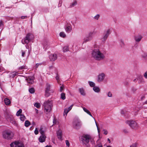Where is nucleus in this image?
<instances>
[{
  "label": "nucleus",
  "mask_w": 147,
  "mask_h": 147,
  "mask_svg": "<svg viewBox=\"0 0 147 147\" xmlns=\"http://www.w3.org/2000/svg\"><path fill=\"white\" fill-rule=\"evenodd\" d=\"M92 55L95 59L98 60H102L105 57L104 54L101 53L98 49H95L93 50Z\"/></svg>",
  "instance_id": "1"
},
{
  "label": "nucleus",
  "mask_w": 147,
  "mask_h": 147,
  "mask_svg": "<svg viewBox=\"0 0 147 147\" xmlns=\"http://www.w3.org/2000/svg\"><path fill=\"white\" fill-rule=\"evenodd\" d=\"M43 106L45 112L47 113L50 112L53 106V101L49 100L46 101L44 102Z\"/></svg>",
  "instance_id": "2"
},
{
  "label": "nucleus",
  "mask_w": 147,
  "mask_h": 147,
  "mask_svg": "<svg viewBox=\"0 0 147 147\" xmlns=\"http://www.w3.org/2000/svg\"><path fill=\"white\" fill-rule=\"evenodd\" d=\"M2 135L4 139L7 140H11L13 138L14 135L11 131L6 130L3 132Z\"/></svg>",
  "instance_id": "3"
},
{
  "label": "nucleus",
  "mask_w": 147,
  "mask_h": 147,
  "mask_svg": "<svg viewBox=\"0 0 147 147\" xmlns=\"http://www.w3.org/2000/svg\"><path fill=\"white\" fill-rule=\"evenodd\" d=\"M34 38V36L32 34L28 33L26 35L25 38L24 39H23L22 40V42L23 44H24L25 43L28 44Z\"/></svg>",
  "instance_id": "4"
},
{
  "label": "nucleus",
  "mask_w": 147,
  "mask_h": 147,
  "mask_svg": "<svg viewBox=\"0 0 147 147\" xmlns=\"http://www.w3.org/2000/svg\"><path fill=\"white\" fill-rule=\"evenodd\" d=\"M91 140V136L88 134H83L81 137L82 143L85 145L87 144Z\"/></svg>",
  "instance_id": "5"
},
{
  "label": "nucleus",
  "mask_w": 147,
  "mask_h": 147,
  "mask_svg": "<svg viewBox=\"0 0 147 147\" xmlns=\"http://www.w3.org/2000/svg\"><path fill=\"white\" fill-rule=\"evenodd\" d=\"M126 123L134 129H137L138 127V124L136 122L133 120H127L126 121Z\"/></svg>",
  "instance_id": "6"
},
{
  "label": "nucleus",
  "mask_w": 147,
  "mask_h": 147,
  "mask_svg": "<svg viewBox=\"0 0 147 147\" xmlns=\"http://www.w3.org/2000/svg\"><path fill=\"white\" fill-rule=\"evenodd\" d=\"M73 125L74 128L78 129L81 126L80 121L78 119H75L73 122Z\"/></svg>",
  "instance_id": "7"
},
{
  "label": "nucleus",
  "mask_w": 147,
  "mask_h": 147,
  "mask_svg": "<svg viewBox=\"0 0 147 147\" xmlns=\"http://www.w3.org/2000/svg\"><path fill=\"white\" fill-rule=\"evenodd\" d=\"M10 145L11 147H24L22 143L17 141L11 143Z\"/></svg>",
  "instance_id": "8"
},
{
  "label": "nucleus",
  "mask_w": 147,
  "mask_h": 147,
  "mask_svg": "<svg viewBox=\"0 0 147 147\" xmlns=\"http://www.w3.org/2000/svg\"><path fill=\"white\" fill-rule=\"evenodd\" d=\"M105 75L104 73H101L99 74L98 76L97 82L98 83L102 82L105 79Z\"/></svg>",
  "instance_id": "9"
},
{
  "label": "nucleus",
  "mask_w": 147,
  "mask_h": 147,
  "mask_svg": "<svg viewBox=\"0 0 147 147\" xmlns=\"http://www.w3.org/2000/svg\"><path fill=\"white\" fill-rule=\"evenodd\" d=\"M111 34V30L110 29H108L106 32L105 33L104 35L103 38H101V40L102 41H104L106 40L109 35Z\"/></svg>",
  "instance_id": "10"
},
{
  "label": "nucleus",
  "mask_w": 147,
  "mask_h": 147,
  "mask_svg": "<svg viewBox=\"0 0 147 147\" xmlns=\"http://www.w3.org/2000/svg\"><path fill=\"white\" fill-rule=\"evenodd\" d=\"M92 32H90L89 34V36L88 37H86L84 38V42H86L91 40L92 39Z\"/></svg>",
  "instance_id": "11"
},
{
  "label": "nucleus",
  "mask_w": 147,
  "mask_h": 147,
  "mask_svg": "<svg viewBox=\"0 0 147 147\" xmlns=\"http://www.w3.org/2000/svg\"><path fill=\"white\" fill-rule=\"evenodd\" d=\"M50 61H53L56 60L57 58V55L56 54H51L49 56Z\"/></svg>",
  "instance_id": "12"
},
{
  "label": "nucleus",
  "mask_w": 147,
  "mask_h": 147,
  "mask_svg": "<svg viewBox=\"0 0 147 147\" xmlns=\"http://www.w3.org/2000/svg\"><path fill=\"white\" fill-rule=\"evenodd\" d=\"M73 105H74L72 104L68 109L66 108L65 109L63 113L64 116H65V115L66 116H67V113L71 110Z\"/></svg>",
  "instance_id": "13"
},
{
  "label": "nucleus",
  "mask_w": 147,
  "mask_h": 147,
  "mask_svg": "<svg viewBox=\"0 0 147 147\" xmlns=\"http://www.w3.org/2000/svg\"><path fill=\"white\" fill-rule=\"evenodd\" d=\"M142 38V35H138L134 36V39L136 42H139L141 41Z\"/></svg>",
  "instance_id": "14"
},
{
  "label": "nucleus",
  "mask_w": 147,
  "mask_h": 147,
  "mask_svg": "<svg viewBox=\"0 0 147 147\" xmlns=\"http://www.w3.org/2000/svg\"><path fill=\"white\" fill-rule=\"evenodd\" d=\"M46 138V137L45 135H41L39 138V140L40 142H45Z\"/></svg>",
  "instance_id": "15"
},
{
  "label": "nucleus",
  "mask_w": 147,
  "mask_h": 147,
  "mask_svg": "<svg viewBox=\"0 0 147 147\" xmlns=\"http://www.w3.org/2000/svg\"><path fill=\"white\" fill-rule=\"evenodd\" d=\"M139 80V84H144L145 82L142 76H140L138 77V79H137V80Z\"/></svg>",
  "instance_id": "16"
},
{
  "label": "nucleus",
  "mask_w": 147,
  "mask_h": 147,
  "mask_svg": "<svg viewBox=\"0 0 147 147\" xmlns=\"http://www.w3.org/2000/svg\"><path fill=\"white\" fill-rule=\"evenodd\" d=\"M26 80L28 83L32 84L34 82L33 78L32 77H28Z\"/></svg>",
  "instance_id": "17"
},
{
  "label": "nucleus",
  "mask_w": 147,
  "mask_h": 147,
  "mask_svg": "<svg viewBox=\"0 0 147 147\" xmlns=\"http://www.w3.org/2000/svg\"><path fill=\"white\" fill-rule=\"evenodd\" d=\"M57 136L59 139H61L62 136V131L61 130H59L57 132Z\"/></svg>",
  "instance_id": "18"
},
{
  "label": "nucleus",
  "mask_w": 147,
  "mask_h": 147,
  "mask_svg": "<svg viewBox=\"0 0 147 147\" xmlns=\"http://www.w3.org/2000/svg\"><path fill=\"white\" fill-rule=\"evenodd\" d=\"M51 85L48 83L46 84L45 91H49L50 90Z\"/></svg>",
  "instance_id": "19"
},
{
  "label": "nucleus",
  "mask_w": 147,
  "mask_h": 147,
  "mask_svg": "<svg viewBox=\"0 0 147 147\" xmlns=\"http://www.w3.org/2000/svg\"><path fill=\"white\" fill-rule=\"evenodd\" d=\"M96 145L95 147H102L101 143L99 140H98L96 141Z\"/></svg>",
  "instance_id": "20"
},
{
  "label": "nucleus",
  "mask_w": 147,
  "mask_h": 147,
  "mask_svg": "<svg viewBox=\"0 0 147 147\" xmlns=\"http://www.w3.org/2000/svg\"><path fill=\"white\" fill-rule=\"evenodd\" d=\"M93 90L95 92H99L100 91L99 88L97 86H94L93 88Z\"/></svg>",
  "instance_id": "21"
},
{
  "label": "nucleus",
  "mask_w": 147,
  "mask_h": 147,
  "mask_svg": "<svg viewBox=\"0 0 147 147\" xmlns=\"http://www.w3.org/2000/svg\"><path fill=\"white\" fill-rule=\"evenodd\" d=\"M4 102L5 104L6 105H9L11 103L10 100L7 98H5L4 100Z\"/></svg>",
  "instance_id": "22"
},
{
  "label": "nucleus",
  "mask_w": 147,
  "mask_h": 147,
  "mask_svg": "<svg viewBox=\"0 0 147 147\" xmlns=\"http://www.w3.org/2000/svg\"><path fill=\"white\" fill-rule=\"evenodd\" d=\"M83 109L84 110V111L85 112H86V113L87 114H89L90 116L91 117H93L92 115H91V113H90V112L87 109H86V108L85 107H83Z\"/></svg>",
  "instance_id": "23"
},
{
  "label": "nucleus",
  "mask_w": 147,
  "mask_h": 147,
  "mask_svg": "<svg viewBox=\"0 0 147 147\" xmlns=\"http://www.w3.org/2000/svg\"><path fill=\"white\" fill-rule=\"evenodd\" d=\"M65 30L68 33L70 32L72 30L71 27L69 26H67Z\"/></svg>",
  "instance_id": "24"
},
{
  "label": "nucleus",
  "mask_w": 147,
  "mask_h": 147,
  "mask_svg": "<svg viewBox=\"0 0 147 147\" xmlns=\"http://www.w3.org/2000/svg\"><path fill=\"white\" fill-rule=\"evenodd\" d=\"M141 57L142 58L146 59L147 58V53L144 52L141 55Z\"/></svg>",
  "instance_id": "25"
},
{
  "label": "nucleus",
  "mask_w": 147,
  "mask_h": 147,
  "mask_svg": "<svg viewBox=\"0 0 147 147\" xmlns=\"http://www.w3.org/2000/svg\"><path fill=\"white\" fill-rule=\"evenodd\" d=\"M79 91L81 94L84 96L85 95V93L84 92V90L83 88H80L79 89Z\"/></svg>",
  "instance_id": "26"
},
{
  "label": "nucleus",
  "mask_w": 147,
  "mask_h": 147,
  "mask_svg": "<svg viewBox=\"0 0 147 147\" xmlns=\"http://www.w3.org/2000/svg\"><path fill=\"white\" fill-rule=\"evenodd\" d=\"M59 35L60 36L63 38H65L66 37V35L64 32H61L60 33Z\"/></svg>",
  "instance_id": "27"
},
{
  "label": "nucleus",
  "mask_w": 147,
  "mask_h": 147,
  "mask_svg": "<svg viewBox=\"0 0 147 147\" xmlns=\"http://www.w3.org/2000/svg\"><path fill=\"white\" fill-rule=\"evenodd\" d=\"M88 83L90 86L91 87L93 88L95 86V84L92 82L89 81Z\"/></svg>",
  "instance_id": "28"
},
{
  "label": "nucleus",
  "mask_w": 147,
  "mask_h": 147,
  "mask_svg": "<svg viewBox=\"0 0 147 147\" xmlns=\"http://www.w3.org/2000/svg\"><path fill=\"white\" fill-rule=\"evenodd\" d=\"M8 120L12 123H13V122H14L13 118L12 116H11L9 118H8Z\"/></svg>",
  "instance_id": "29"
},
{
  "label": "nucleus",
  "mask_w": 147,
  "mask_h": 147,
  "mask_svg": "<svg viewBox=\"0 0 147 147\" xmlns=\"http://www.w3.org/2000/svg\"><path fill=\"white\" fill-rule=\"evenodd\" d=\"M68 50L69 48L67 46H65L63 48V51L64 52L67 51Z\"/></svg>",
  "instance_id": "30"
},
{
  "label": "nucleus",
  "mask_w": 147,
  "mask_h": 147,
  "mask_svg": "<svg viewBox=\"0 0 147 147\" xmlns=\"http://www.w3.org/2000/svg\"><path fill=\"white\" fill-rule=\"evenodd\" d=\"M61 98L63 100H65V94L64 93H62L61 95Z\"/></svg>",
  "instance_id": "31"
},
{
  "label": "nucleus",
  "mask_w": 147,
  "mask_h": 147,
  "mask_svg": "<svg viewBox=\"0 0 147 147\" xmlns=\"http://www.w3.org/2000/svg\"><path fill=\"white\" fill-rule=\"evenodd\" d=\"M39 132L41 135H45L44 131L43 130V128L42 127H40Z\"/></svg>",
  "instance_id": "32"
},
{
  "label": "nucleus",
  "mask_w": 147,
  "mask_h": 147,
  "mask_svg": "<svg viewBox=\"0 0 147 147\" xmlns=\"http://www.w3.org/2000/svg\"><path fill=\"white\" fill-rule=\"evenodd\" d=\"M30 123L28 121H26L25 122V125L26 127H28L30 125Z\"/></svg>",
  "instance_id": "33"
},
{
  "label": "nucleus",
  "mask_w": 147,
  "mask_h": 147,
  "mask_svg": "<svg viewBox=\"0 0 147 147\" xmlns=\"http://www.w3.org/2000/svg\"><path fill=\"white\" fill-rule=\"evenodd\" d=\"M18 74L17 72H13L11 74V76L12 78L14 77Z\"/></svg>",
  "instance_id": "34"
},
{
  "label": "nucleus",
  "mask_w": 147,
  "mask_h": 147,
  "mask_svg": "<svg viewBox=\"0 0 147 147\" xmlns=\"http://www.w3.org/2000/svg\"><path fill=\"white\" fill-rule=\"evenodd\" d=\"M77 3V1H75L74 2H73L71 4V5H70V7H72L76 5Z\"/></svg>",
  "instance_id": "35"
},
{
  "label": "nucleus",
  "mask_w": 147,
  "mask_h": 147,
  "mask_svg": "<svg viewBox=\"0 0 147 147\" xmlns=\"http://www.w3.org/2000/svg\"><path fill=\"white\" fill-rule=\"evenodd\" d=\"M29 92L30 93L32 94L34 93L35 91L34 88H31L29 89Z\"/></svg>",
  "instance_id": "36"
},
{
  "label": "nucleus",
  "mask_w": 147,
  "mask_h": 147,
  "mask_svg": "<svg viewBox=\"0 0 147 147\" xmlns=\"http://www.w3.org/2000/svg\"><path fill=\"white\" fill-rule=\"evenodd\" d=\"M20 118L21 120L22 121H24L25 119V117L24 115H20Z\"/></svg>",
  "instance_id": "37"
},
{
  "label": "nucleus",
  "mask_w": 147,
  "mask_h": 147,
  "mask_svg": "<svg viewBox=\"0 0 147 147\" xmlns=\"http://www.w3.org/2000/svg\"><path fill=\"white\" fill-rule=\"evenodd\" d=\"M34 106L37 108H39L40 107V104L39 103H36L34 104Z\"/></svg>",
  "instance_id": "38"
},
{
  "label": "nucleus",
  "mask_w": 147,
  "mask_h": 147,
  "mask_svg": "<svg viewBox=\"0 0 147 147\" xmlns=\"http://www.w3.org/2000/svg\"><path fill=\"white\" fill-rule=\"evenodd\" d=\"M22 112V110L21 109H20L19 111H18L16 113V115L17 116H19L20 113Z\"/></svg>",
  "instance_id": "39"
},
{
  "label": "nucleus",
  "mask_w": 147,
  "mask_h": 147,
  "mask_svg": "<svg viewBox=\"0 0 147 147\" xmlns=\"http://www.w3.org/2000/svg\"><path fill=\"white\" fill-rule=\"evenodd\" d=\"M49 91H45V96L46 97H48L50 95V93L49 92Z\"/></svg>",
  "instance_id": "40"
},
{
  "label": "nucleus",
  "mask_w": 147,
  "mask_h": 147,
  "mask_svg": "<svg viewBox=\"0 0 147 147\" xmlns=\"http://www.w3.org/2000/svg\"><path fill=\"white\" fill-rule=\"evenodd\" d=\"M99 17L100 15L98 14L94 17V19L96 20H98L99 19Z\"/></svg>",
  "instance_id": "41"
},
{
  "label": "nucleus",
  "mask_w": 147,
  "mask_h": 147,
  "mask_svg": "<svg viewBox=\"0 0 147 147\" xmlns=\"http://www.w3.org/2000/svg\"><path fill=\"white\" fill-rule=\"evenodd\" d=\"M53 125L57 124L58 123V122L56 121L55 119H54L53 121Z\"/></svg>",
  "instance_id": "42"
},
{
  "label": "nucleus",
  "mask_w": 147,
  "mask_h": 147,
  "mask_svg": "<svg viewBox=\"0 0 147 147\" xmlns=\"http://www.w3.org/2000/svg\"><path fill=\"white\" fill-rule=\"evenodd\" d=\"M107 96L109 97H111L112 96L111 93L110 92H109L107 94Z\"/></svg>",
  "instance_id": "43"
},
{
  "label": "nucleus",
  "mask_w": 147,
  "mask_h": 147,
  "mask_svg": "<svg viewBox=\"0 0 147 147\" xmlns=\"http://www.w3.org/2000/svg\"><path fill=\"white\" fill-rule=\"evenodd\" d=\"M38 130L37 128H36L35 129V130L34 131V133L36 135H37L38 134Z\"/></svg>",
  "instance_id": "44"
},
{
  "label": "nucleus",
  "mask_w": 147,
  "mask_h": 147,
  "mask_svg": "<svg viewBox=\"0 0 147 147\" xmlns=\"http://www.w3.org/2000/svg\"><path fill=\"white\" fill-rule=\"evenodd\" d=\"M66 145L68 147L69 146V141L68 140H66L65 141Z\"/></svg>",
  "instance_id": "45"
},
{
  "label": "nucleus",
  "mask_w": 147,
  "mask_h": 147,
  "mask_svg": "<svg viewBox=\"0 0 147 147\" xmlns=\"http://www.w3.org/2000/svg\"><path fill=\"white\" fill-rule=\"evenodd\" d=\"M64 89V87L63 86H61L60 87V92H61Z\"/></svg>",
  "instance_id": "46"
},
{
  "label": "nucleus",
  "mask_w": 147,
  "mask_h": 147,
  "mask_svg": "<svg viewBox=\"0 0 147 147\" xmlns=\"http://www.w3.org/2000/svg\"><path fill=\"white\" fill-rule=\"evenodd\" d=\"M21 51L22 52V57H24V56L25 53V51H23L22 50H21Z\"/></svg>",
  "instance_id": "47"
},
{
  "label": "nucleus",
  "mask_w": 147,
  "mask_h": 147,
  "mask_svg": "<svg viewBox=\"0 0 147 147\" xmlns=\"http://www.w3.org/2000/svg\"><path fill=\"white\" fill-rule=\"evenodd\" d=\"M137 147V144L136 143H134L131 145L130 147Z\"/></svg>",
  "instance_id": "48"
},
{
  "label": "nucleus",
  "mask_w": 147,
  "mask_h": 147,
  "mask_svg": "<svg viewBox=\"0 0 147 147\" xmlns=\"http://www.w3.org/2000/svg\"><path fill=\"white\" fill-rule=\"evenodd\" d=\"M25 68V66H23L20 67L19 68V70H22L23 69H24Z\"/></svg>",
  "instance_id": "49"
},
{
  "label": "nucleus",
  "mask_w": 147,
  "mask_h": 147,
  "mask_svg": "<svg viewBox=\"0 0 147 147\" xmlns=\"http://www.w3.org/2000/svg\"><path fill=\"white\" fill-rule=\"evenodd\" d=\"M144 76L146 79H147V71L144 73Z\"/></svg>",
  "instance_id": "50"
},
{
  "label": "nucleus",
  "mask_w": 147,
  "mask_h": 147,
  "mask_svg": "<svg viewBox=\"0 0 147 147\" xmlns=\"http://www.w3.org/2000/svg\"><path fill=\"white\" fill-rule=\"evenodd\" d=\"M55 78L56 80L58 81L59 79V77L58 74L57 73L56 74V76Z\"/></svg>",
  "instance_id": "51"
},
{
  "label": "nucleus",
  "mask_w": 147,
  "mask_h": 147,
  "mask_svg": "<svg viewBox=\"0 0 147 147\" xmlns=\"http://www.w3.org/2000/svg\"><path fill=\"white\" fill-rule=\"evenodd\" d=\"M123 132L125 133H127L128 132V131L126 129H125L123 130Z\"/></svg>",
  "instance_id": "52"
},
{
  "label": "nucleus",
  "mask_w": 147,
  "mask_h": 147,
  "mask_svg": "<svg viewBox=\"0 0 147 147\" xmlns=\"http://www.w3.org/2000/svg\"><path fill=\"white\" fill-rule=\"evenodd\" d=\"M90 141L91 142L92 144H93L94 143V140L91 138V140H90Z\"/></svg>",
  "instance_id": "53"
},
{
  "label": "nucleus",
  "mask_w": 147,
  "mask_h": 147,
  "mask_svg": "<svg viewBox=\"0 0 147 147\" xmlns=\"http://www.w3.org/2000/svg\"><path fill=\"white\" fill-rule=\"evenodd\" d=\"M103 131H104V134H105V135H107V134L108 132H107V131L105 129H104L103 130Z\"/></svg>",
  "instance_id": "54"
},
{
  "label": "nucleus",
  "mask_w": 147,
  "mask_h": 147,
  "mask_svg": "<svg viewBox=\"0 0 147 147\" xmlns=\"http://www.w3.org/2000/svg\"><path fill=\"white\" fill-rule=\"evenodd\" d=\"M129 82L127 81H125L124 82V84L125 86H128L129 84Z\"/></svg>",
  "instance_id": "55"
},
{
  "label": "nucleus",
  "mask_w": 147,
  "mask_h": 147,
  "mask_svg": "<svg viewBox=\"0 0 147 147\" xmlns=\"http://www.w3.org/2000/svg\"><path fill=\"white\" fill-rule=\"evenodd\" d=\"M95 123H96V126L97 127V130H98V132L99 133H100V131L99 127H98V125H97L96 122H95Z\"/></svg>",
  "instance_id": "56"
},
{
  "label": "nucleus",
  "mask_w": 147,
  "mask_h": 147,
  "mask_svg": "<svg viewBox=\"0 0 147 147\" xmlns=\"http://www.w3.org/2000/svg\"><path fill=\"white\" fill-rule=\"evenodd\" d=\"M3 26V22L2 21H0V27Z\"/></svg>",
  "instance_id": "57"
},
{
  "label": "nucleus",
  "mask_w": 147,
  "mask_h": 147,
  "mask_svg": "<svg viewBox=\"0 0 147 147\" xmlns=\"http://www.w3.org/2000/svg\"><path fill=\"white\" fill-rule=\"evenodd\" d=\"M121 113L122 115H124L125 114V112L123 110H121Z\"/></svg>",
  "instance_id": "58"
},
{
  "label": "nucleus",
  "mask_w": 147,
  "mask_h": 147,
  "mask_svg": "<svg viewBox=\"0 0 147 147\" xmlns=\"http://www.w3.org/2000/svg\"><path fill=\"white\" fill-rule=\"evenodd\" d=\"M25 17H26V16H21V18L22 19H24L25 18Z\"/></svg>",
  "instance_id": "59"
},
{
  "label": "nucleus",
  "mask_w": 147,
  "mask_h": 147,
  "mask_svg": "<svg viewBox=\"0 0 147 147\" xmlns=\"http://www.w3.org/2000/svg\"><path fill=\"white\" fill-rule=\"evenodd\" d=\"M121 43L123 44L124 45V43L123 42V41L122 40H121Z\"/></svg>",
  "instance_id": "60"
},
{
  "label": "nucleus",
  "mask_w": 147,
  "mask_h": 147,
  "mask_svg": "<svg viewBox=\"0 0 147 147\" xmlns=\"http://www.w3.org/2000/svg\"><path fill=\"white\" fill-rule=\"evenodd\" d=\"M45 147H52V146L51 145H47Z\"/></svg>",
  "instance_id": "61"
},
{
  "label": "nucleus",
  "mask_w": 147,
  "mask_h": 147,
  "mask_svg": "<svg viewBox=\"0 0 147 147\" xmlns=\"http://www.w3.org/2000/svg\"><path fill=\"white\" fill-rule=\"evenodd\" d=\"M107 139H108V141L109 142V143H111L110 140L109 138H108Z\"/></svg>",
  "instance_id": "62"
},
{
  "label": "nucleus",
  "mask_w": 147,
  "mask_h": 147,
  "mask_svg": "<svg viewBox=\"0 0 147 147\" xmlns=\"http://www.w3.org/2000/svg\"><path fill=\"white\" fill-rule=\"evenodd\" d=\"M145 104H147V100L144 103Z\"/></svg>",
  "instance_id": "63"
},
{
  "label": "nucleus",
  "mask_w": 147,
  "mask_h": 147,
  "mask_svg": "<svg viewBox=\"0 0 147 147\" xmlns=\"http://www.w3.org/2000/svg\"><path fill=\"white\" fill-rule=\"evenodd\" d=\"M107 147H111V146H107Z\"/></svg>",
  "instance_id": "64"
}]
</instances>
